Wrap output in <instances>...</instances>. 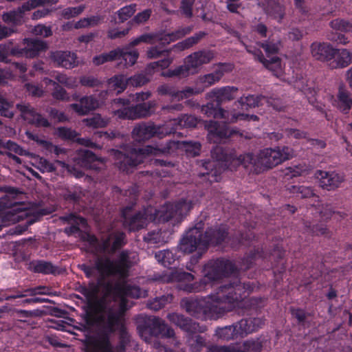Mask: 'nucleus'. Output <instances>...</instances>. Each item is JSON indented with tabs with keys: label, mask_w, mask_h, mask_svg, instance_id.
I'll list each match as a JSON object with an SVG mask.
<instances>
[{
	"label": "nucleus",
	"mask_w": 352,
	"mask_h": 352,
	"mask_svg": "<svg viewBox=\"0 0 352 352\" xmlns=\"http://www.w3.org/2000/svg\"><path fill=\"white\" fill-rule=\"evenodd\" d=\"M117 50L109 52V53L97 55L93 58L92 62L94 65L98 66L105 63L118 59Z\"/></svg>",
	"instance_id": "48"
},
{
	"label": "nucleus",
	"mask_w": 352,
	"mask_h": 352,
	"mask_svg": "<svg viewBox=\"0 0 352 352\" xmlns=\"http://www.w3.org/2000/svg\"><path fill=\"white\" fill-rule=\"evenodd\" d=\"M76 161L77 164L82 167L96 170L101 168L100 165L103 164L102 161L97 159L96 156L88 150L79 151Z\"/></svg>",
	"instance_id": "28"
},
{
	"label": "nucleus",
	"mask_w": 352,
	"mask_h": 352,
	"mask_svg": "<svg viewBox=\"0 0 352 352\" xmlns=\"http://www.w3.org/2000/svg\"><path fill=\"white\" fill-rule=\"evenodd\" d=\"M128 252H122L116 261L107 257L96 259L93 266L82 265L81 269L87 277L113 276L119 280L115 284L108 283L103 296L98 298L95 288L85 290L89 305L84 317L85 329L97 326L107 331H119L121 342L116 348H112L106 336L89 338L85 344L84 352H124L125 344L129 340L124 324V312L132 306L126 298L146 296L145 290L125 281L131 261Z\"/></svg>",
	"instance_id": "1"
},
{
	"label": "nucleus",
	"mask_w": 352,
	"mask_h": 352,
	"mask_svg": "<svg viewBox=\"0 0 352 352\" xmlns=\"http://www.w3.org/2000/svg\"><path fill=\"white\" fill-rule=\"evenodd\" d=\"M192 207V203L186 200H182L175 204H168L160 211V217L164 221H169L171 219L179 221L188 213Z\"/></svg>",
	"instance_id": "15"
},
{
	"label": "nucleus",
	"mask_w": 352,
	"mask_h": 352,
	"mask_svg": "<svg viewBox=\"0 0 352 352\" xmlns=\"http://www.w3.org/2000/svg\"><path fill=\"white\" fill-rule=\"evenodd\" d=\"M170 50H162L158 46L150 47L146 52L147 57L149 58H158L162 56H166Z\"/></svg>",
	"instance_id": "56"
},
{
	"label": "nucleus",
	"mask_w": 352,
	"mask_h": 352,
	"mask_svg": "<svg viewBox=\"0 0 352 352\" xmlns=\"http://www.w3.org/2000/svg\"><path fill=\"white\" fill-rule=\"evenodd\" d=\"M198 123L197 119L191 115H184L178 120H172L166 122L168 124V129H173L174 133L178 128L180 127H195Z\"/></svg>",
	"instance_id": "35"
},
{
	"label": "nucleus",
	"mask_w": 352,
	"mask_h": 352,
	"mask_svg": "<svg viewBox=\"0 0 352 352\" xmlns=\"http://www.w3.org/2000/svg\"><path fill=\"white\" fill-rule=\"evenodd\" d=\"M189 346L193 352L199 351L205 345V340L199 335H192L188 340Z\"/></svg>",
	"instance_id": "52"
},
{
	"label": "nucleus",
	"mask_w": 352,
	"mask_h": 352,
	"mask_svg": "<svg viewBox=\"0 0 352 352\" xmlns=\"http://www.w3.org/2000/svg\"><path fill=\"white\" fill-rule=\"evenodd\" d=\"M278 42L272 43L271 41H267L261 44V47L264 49L265 53L269 57L271 54H276L279 50Z\"/></svg>",
	"instance_id": "62"
},
{
	"label": "nucleus",
	"mask_w": 352,
	"mask_h": 352,
	"mask_svg": "<svg viewBox=\"0 0 352 352\" xmlns=\"http://www.w3.org/2000/svg\"><path fill=\"white\" fill-rule=\"evenodd\" d=\"M168 124L156 126L153 124L142 123L136 126L133 130V137L136 141H144L156 135L163 138L165 135L172 133L173 129H168Z\"/></svg>",
	"instance_id": "13"
},
{
	"label": "nucleus",
	"mask_w": 352,
	"mask_h": 352,
	"mask_svg": "<svg viewBox=\"0 0 352 352\" xmlns=\"http://www.w3.org/2000/svg\"><path fill=\"white\" fill-rule=\"evenodd\" d=\"M149 79L146 75L140 74L128 78L129 84L133 87H141L148 82Z\"/></svg>",
	"instance_id": "59"
},
{
	"label": "nucleus",
	"mask_w": 352,
	"mask_h": 352,
	"mask_svg": "<svg viewBox=\"0 0 352 352\" xmlns=\"http://www.w3.org/2000/svg\"><path fill=\"white\" fill-rule=\"evenodd\" d=\"M156 103L155 101H149L146 103H141L134 107H131V115L129 120H135L143 117L148 116L151 114V109L155 107Z\"/></svg>",
	"instance_id": "34"
},
{
	"label": "nucleus",
	"mask_w": 352,
	"mask_h": 352,
	"mask_svg": "<svg viewBox=\"0 0 352 352\" xmlns=\"http://www.w3.org/2000/svg\"><path fill=\"white\" fill-rule=\"evenodd\" d=\"M204 34L200 33L199 34H197L195 36L189 37L182 42H179L175 45L172 49L169 50H175V51H183L186 49L190 48L192 47L194 44L197 43L198 41L202 37Z\"/></svg>",
	"instance_id": "46"
},
{
	"label": "nucleus",
	"mask_w": 352,
	"mask_h": 352,
	"mask_svg": "<svg viewBox=\"0 0 352 352\" xmlns=\"http://www.w3.org/2000/svg\"><path fill=\"white\" fill-rule=\"evenodd\" d=\"M191 31L190 28H183L177 30L175 33L166 34H144L140 36L141 43H146L148 44H155L159 43L162 45H166L175 40L185 36Z\"/></svg>",
	"instance_id": "17"
},
{
	"label": "nucleus",
	"mask_w": 352,
	"mask_h": 352,
	"mask_svg": "<svg viewBox=\"0 0 352 352\" xmlns=\"http://www.w3.org/2000/svg\"><path fill=\"white\" fill-rule=\"evenodd\" d=\"M155 257L157 261L164 267H168L175 261V256L172 251L162 250L155 253Z\"/></svg>",
	"instance_id": "45"
},
{
	"label": "nucleus",
	"mask_w": 352,
	"mask_h": 352,
	"mask_svg": "<svg viewBox=\"0 0 352 352\" xmlns=\"http://www.w3.org/2000/svg\"><path fill=\"white\" fill-rule=\"evenodd\" d=\"M173 296L171 295H164L159 298H156L148 304L149 309L157 311L164 307L167 303L172 301Z\"/></svg>",
	"instance_id": "51"
},
{
	"label": "nucleus",
	"mask_w": 352,
	"mask_h": 352,
	"mask_svg": "<svg viewBox=\"0 0 352 352\" xmlns=\"http://www.w3.org/2000/svg\"><path fill=\"white\" fill-rule=\"evenodd\" d=\"M140 319L144 322V325L139 324L138 329L140 336L146 341H148L147 334L158 336L171 338L175 333L172 329L168 327L162 319L155 316H140Z\"/></svg>",
	"instance_id": "10"
},
{
	"label": "nucleus",
	"mask_w": 352,
	"mask_h": 352,
	"mask_svg": "<svg viewBox=\"0 0 352 352\" xmlns=\"http://www.w3.org/2000/svg\"><path fill=\"white\" fill-rule=\"evenodd\" d=\"M205 127L208 131V138L214 142H217V139H221L230 136L234 131L228 126L220 128L218 123L215 121H210L206 123Z\"/></svg>",
	"instance_id": "30"
},
{
	"label": "nucleus",
	"mask_w": 352,
	"mask_h": 352,
	"mask_svg": "<svg viewBox=\"0 0 352 352\" xmlns=\"http://www.w3.org/2000/svg\"><path fill=\"white\" fill-rule=\"evenodd\" d=\"M246 50L249 53L252 54L254 57L263 65L271 70L274 74L278 77H280L283 74V67L279 58L274 56L270 60L264 58L261 52L258 50H254L251 47L246 46Z\"/></svg>",
	"instance_id": "24"
},
{
	"label": "nucleus",
	"mask_w": 352,
	"mask_h": 352,
	"mask_svg": "<svg viewBox=\"0 0 352 352\" xmlns=\"http://www.w3.org/2000/svg\"><path fill=\"white\" fill-rule=\"evenodd\" d=\"M236 324L239 329L238 332L240 333V336L243 337L261 328L264 325L265 321L261 318H252L243 319Z\"/></svg>",
	"instance_id": "31"
},
{
	"label": "nucleus",
	"mask_w": 352,
	"mask_h": 352,
	"mask_svg": "<svg viewBox=\"0 0 352 352\" xmlns=\"http://www.w3.org/2000/svg\"><path fill=\"white\" fill-rule=\"evenodd\" d=\"M50 58L57 67L67 69H72L78 65L77 55L70 51L52 52Z\"/></svg>",
	"instance_id": "19"
},
{
	"label": "nucleus",
	"mask_w": 352,
	"mask_h": 352,
	"mask_svg": "<svg viewBox=\"0 0 352 352\" xmlns=\"http://www.w3.org/2000/svg\"><path fill=\"white\" fill-rule=\"evenodd\" d=\"M250 285L239 281L221 286L215 294L201 299L184 298L181 306L189 314L201 319H217L225 313L247 303L244 298L250 291Z\"/></svg>",
	"instance_id": "2"
},
{
	"label": "nucleus",
	"mask_w": 352,
	"mask_h": 352,
	"mask_svg": "<svg viewBox=\"0 0 352 352\" xmlns=\"http://www.w3.org/2000/svg\"><path fill=\"white\" fill-rule=\"evenodd\" d=\"M25 133L29 139L34 140L43 148H49L52 147V143L50 142L41 138L38 135L33 133L30 131H27Z\"/></svg>",
	"instance_id": "58"
},
{
	"label": "nucleus",
	"mask_w": 352,
	"mask_h": 352,
	"mask_svg": "<svg viewBox=\"0 0 352 352\" xmlns=\"http://www.w3.org/2000/svg\"><path fill=\"white\" fill-rule=\"evenodd\" d=\"M100 106V102L92 96H83L80 98L79 102L69 105V107L80 116L87 115L91 111L97 109Z\"/></svg>",
	"instance_id": "26"
},
{
	"label": "nucleus",
	"mask_w": 352,
	"mask_h": 352,
	"mask_svg": "<svg viewBox=\"0 0 352 352\" xmlns=\"http://www.w3.org/2000/svg\"><path fill=\"white\" fill-rule=\"evenodd\" d=\"M118 59H123L126 65L131 66L134 65L139 56V53L136 50L124 47L122 49H117Z\"/></svg>",
	"instance_id": "38"
},
{
	"label": "nucleus",
	"mask_w": 352,
	"mask_h": 352,
	"mask_svg": "<svg viewBox=\"0 0 352 352\" xmlns=\"http://www.w3.org/2000/svg\"><path fill=\"white\" fill-rule=\"evenodd\" d=\"M32 164L35 166L36 168L40 170L42 173L52 172L55 170L54 165L47 160L36 156L33 158Z\"/></svg>",
	"instance_id": "47"
},
{
	"label": "nucleus",
	"mask_w": 352,
	"mask_h": 352,
	"mask_svg": "<svg viewBox=\"0 0 352 352\" xmlns=\"http://www.w3.org/2000/svg\"><path fill=\"white\" fill-rule=\"evenodd\" d=\"M83 122L93 128H102L106 126L109 123V119L103 118L100 115L96 114L91 118L84 119Z\"/></svg>",
	"instance_id": "49"
},
{
	"label": "nucleus",
	"mask_w": 352,
	"mask_h": 352,
	"mask_svg": "<svg viewBox=\"0 0 352 352\" xmlns=\"http://www.w3.org/2000/svg\"><path fill=\"white\" fill-rule=\"evenodd\" d=\"M238 89L235 87L226 86L212 89L206 94V98L212 102L201 107V112L208 117L222 118L226 122L234 123L239 120L248 117L244 113L236 111L235 109L229 111L223 109L222 103L233 100L237 94Z\"/></svg>",
	"instance_id": "6"
},
{
	"label": "nucleus",
	"mask_w": 352,
	"mask_h": 352,
	"mask_svg": "<svg viewBox=\"0 0 352 352\" xmlns=\"http://www.w3.org/2000/svg\"><path fill=\"white\" fill-rule=\"evenodd\" d=\"M34 270L36 272L43 274H56L60 273L58 268L50 262L38 261L33 264Z\"/></svg>",
	"instance_id": "43"
},
{
	"label": "nucleus",
	"mask_w": 352,
	"mask_h": 352,
	"mask_svg": "<svg viewBox=\"0 0 352 352\" xmlns=\"http://www.w3.org/2000/svg\"><path fill=\"white\" fill-rule=\"evenodd\" d=\"M161 231H153L148 232L144 237V240L151 244H160L164 243V237Z\"/></svg>",
	"instance_id": "55"
},
{
	"label": "nucleus",
	"mask_w": 352,
	"mask_h": 352,
	"mask_svg": "<svg viewBox=\"0 0 352 352\" xmlns=\"http://www.w3.org/2000/svg\"><path fill=\"white\" fill-rule=\"evenodd\" d=\"M167 317L171 322L188 333L203 332L206 329L205 327L200 326L198 323L192 322L191 320L176 313L169 314Z\"/></svg>",
	"instance_id": "23"
},
{
	"label": "nucleus",
	"mask_w": 352,
	"mask_h": 352,
	"mask_svg": "<svg viewBox=\"0 0 352 352\" xmlns=\"http://www.w3.org/2000/svg\"><path fill=\"white\" fill-rule=\"evenodd\" d=\"M0 114L2 116L12 118L14 115L12 103L8 101L5 95L0 92Z\"/></svg>",
	"instance_id": "50"
},
{
	"label": "nucleus",
	"mask_w": 352,
	"mask_h": 352,
	"mask_svg": "<svg viewBox=\"0 0 352 352\" xmlns=\"http://www.w3.org/2000/svg\"><path fill=\"white\" fill-rule=\"evenodd\" d=\"M316 175L320 180V186L327 190L338 188L344 181L343 175L335 171L318 170Z\"/></svg>",
	"instance_id": "21"
},
{
	"label": "nucleus",
	"mask_w": 352,
	"mask_h": 352,
	"mask_svg": "<svg viewBox=\"0 0 352 352\" xmlns=\"http://www.w3.org/2000/svg\"><path fill=\"white\" fill-rule=\"evenodd\" d=\"M16 107L20 111L22 118L28 122L36 126L47 127L50 125L46 118L36 113L29 104L23 103L17 104Z\"/></svg>",
	"instance_id": "22"
},
{
	"label": "nucleus",
	"mask_w": 352,
	"mask_h": 352,
	"mask_svg": "<svg viewBox=\"0 0 352 352\" xmlns=\"http://www.w3.org/2000/svg\"><path fill=\"white\" fill-rule=\"evenodd\" d=\"M23 45H25L23 48L14 47L12 49V54L16 56H24L27 58H34L47 48L45 41L36 38H25L23 41Z\"/></svg>",
	"instance_id": "16"
},
{
	"label": "nucleus",
	"mask_w": 352,
	"mask_h": 352,
	"mask_svg": "<svg viewBox=\"0 0 352 352\" xmlns=\"http://www.w3.org/2000/svg\"><path fill=\"white\" fill-rule=\"evenodd\" d=\"M82 241L87 242L90 245V250L96 252L102 251L113 252L124 243L125 236L123 232H111L108 236L102 239V242L99 243L97 239L89 233H80Z\"/></svg>",
	"instance_id": "9"
},
{
	"label": "nucleus",
	"mask_w": 352,
	"mask_h": 352,
	"mask_svg": "<svg viewBox=\"0 0 352 352\" xmlns=\"http://www.w3.org/2000/svg\"><path fill=\"white\" fill-rule=\"evenodd\" d=\"M55 134L63 140L76 141L78 144L86 146L93 147L94 146V144L89 139L77 138L76 140L78 134L76 131L68 127L61 126L57 128Z\"/></svg>",
	"instance_id": "33"
},
{
	"label": "nucleus",
	"mask_w": 352,
	"mask_h": 352,
	"mask_svg": "<svg viewBox=\"0 0 352 352\" xmlns=\"http://www.w3.org/2000/svg\"><path fill=\"white\" fill-rule=\"evenodd\" d=\"M131 210V207H126L122 210V216L124 217V225L130 231H135L139 229L143 228L146 226L149 221L153 220L154 217L151 214L152 209L147 208L142 212H139L131 218L129 217V212Z\"/></svg>",
	"instance_id": "14"
},
{
	"label": "nucleus",
	"mask_w": 352,
	"mask_h": 352,
	"mask_svg": "<svg viewBox=\"0 0 352 352\" xmlns=\"http://www.w3.org/2000/svg\"><path fill=\"white\" fill-rule=\"evenodd\" d=\"M67 220L74 224L71 227L65 228V231L68 234L77 233L79 232L80 227L84 228L87 226V221L85 219L74 214H71L67 218Z\"/></svg>",
	"instance_id": "41"
},
{
	"label": "nucleus",
	"mask_w": 352,
	"mask_h": 352,
	"mask_svg": "<svg viewBox=\"0 0 352 352\" xmlns=\"http://www.w3.org/2000/svg\"><path fill=\"white\" fill-rule=\"evenodd\" d=\"M203 223L199 222L194 228L188 230L186 234L181 240L179 248L184 253H191L193 251L197 252V256H192L190 259L192 264L197 263L198 259L203 253L207 250L209 243L220 244L224 241L226 236V227L213 230L212 229L206 232L205 236H203L201 229Z\"/></svg>",
	"instance_id": "5"
},
{
	"label": "nucleus",
	"mask_w": 352,
	"mask_h": 352,
	"mask_svg": "<svg viewBox=\"0 0 352 352\" xmlns=\"http://www.w3.org/2000/svg\"><path fill=\"white\" fill-rule=\"evenodd\" d=\"M80 82L82 86L94 87H98L102 82L97 78L92 76H84L80 78Z\"/></svg>",
	"instance_id": "57"
},
{
	"label": "nucleus",
	"mask_w": 352,
	"mask_h": 352,
	"mask_svg": "<svg viewBox=\"0 0 352 352\" xmlns=\"http://www.w3.org/2000/svg\"><path fill=\"white\" fill-rule=\"evenodd\" d=\"M203 89H194L192 87H186L182 91H175V89L168 85H162L157 89V91L161 95H169L173 99L181 100L190 97L192 95L201 93Z\"/></svg>",
	"instance_id": "25"
},
{
	"label": "nucleus",
	"mask_w": 352,
	"mask_h": 352,
	"mask_svg": "<svg viewBox=\"0 0 352 352\" xmlns=\"http://www.w3.org/2000/svg\"><path fill=\"white\" fill-rule=\"evenodd\" d=\"M235 269L230 261H210L204 266V276L199 282L192 283L194 276L182 270H169L163 274L162 280L166 283L176 282L179 289L187 292H199L213 287L218 280L232 274Z\"/></svg>",
	"instance_id": "3"
},
{
	"label": "nucleus",
	"mask_w": 352,
	"mask_h": 352,
	"mask_svg": "<svg viewBox=\"0 0 352 352\" xmlns=\"http://www.w3.org/2000/svg\"><path fill=\"white\" fill-rule=\"evenodd\" d=\"M231 68L230 66L226 65H220L218 66L217 70L214 72L202 76H200L197 80L198 84L203 85V88H193L194 89H203L206 87H208L214 83L217 82L221 77L223 76L224 73L227 71L230 70Z\"/></svg>",
	"instance_id": "29"
},
{
	"label": "nucleus",
	"mask_w": 352,
	"mask_h": 352,
	"mask_svg": "<svg viewBox=\"0 0 352 352\" xmlns=\"http://www.w3.org/2000/svg\"><path fill=\"white\" fill-rule=\"evenodd\" d=\"M136 5L131 4L126 6L118 11V15L121 22L129 19L135 12Z\"/></svg>",
	"instance_id": "53"
},
{
	"label": "nucleus",
	"mask_w": 352,
	"mask_h": 352,
	"mask_svg": "<svg viewBox=\"0 0 352 352\" xmlns=\"http://www.w3.org/2000/svg\"><path fill=\"white\" fill-rule=\"evenodd\" d=\"M311 53L316 60L324 61L335 57L336 50L329 43L315 42L311 45Z\"/></svg>",
	"instance_id": "27"
},
{
	"label": "nucleus",
	"mask_w": 352,
	"mask_h": 352,
	"mask_svg": "<svg viewBox=\"0 0 352 352\" xmlns=\"http://www.w3.org/2000/svg\"><path fill=\"white\" fill-rule=\"evenodd\" d=\"M278 100H269L261 96L248 95L241 96L236 102L234 105H240L242 110H247L249 108H253L259 105L272 106L276 110H280V107H278L276 104Z\"/></svg>",
	"instance_id": "18"
},
{
	"label": "nucleus",
	"mask_w": 352,
	"mask_h": 352,
	"mask_svg": "<svg viewBox=\"0 0 352 352\" xmlns=\"http://www.w3.org/2000/svg\"><path fill=\"white\" fill-rule=\"evenodd\" d=\"M33 34L43 37H48L52 35V32L50 27L39 24L33 29Z\"/></svg>",
	"instance_id": "63"
},
{
	"label": "nucleus",
	"mask_w": 352,
	"mask_h": 352,
	"mask_svg": "<svg viewBox=\"0 0 352 352\" xmlns=\"http://www.w3.org/2000/svg\"><path fill=\"white\" fill-rule=\"evenodd\" d=\"M266 12L280 21L284 16V9L277 0H272L267 3L265 8Z\"/></svg>",
	"instance_id": "42"
},
{
	"label": "nucleus",
	"mask_w": 352,
	"mask_h": 352,
	"mask_svg": "<svg viewBox=\"0 0 352 352\" xmlns=\"http://www.w3.org/2000/svg\"><path fill=\"white\" fill-rule=\"evenodd\" d=\"M330 25L333 29L337 30L343 32L352 31V23L342 19H336L332 21L330 23Z\"/></svg>",
	"instance_id": "54"
},
{
	"label": "nucleus",
	"mask_w": 352,
	"mask_h": 352,
	"mask_svg": "<svg viewBox=\"0 0 352 352\" xmlns=\"http://www.w3.org/2000/svg\"><path fill=\"white\" fill-rule=\"evenodd\" d=\"M336 63L332 62V68L345 67L352 63V52L346 49L336 50Z\"/></svg>",
	"instance_id": "37"
},
{
	"label": "nucleus",
	"mask_w": 352,
	"mask_h": 352,
	"mask_svg": "<svg viewBox=\"0 0 352 352\" xmlns=\"http://www.w3.org/2000/svg\"><path fill=\"white\" fill-rule=\"evenodd\" d=\"M294 156V150L288 146L265 148L258 154L261 170L270 168Z\"/></svg>",
	"instance_id": "11"
},
{
	"label": "nucleus",
	"mask_w": 352,
	"mask_h": 352,
	"mask_svg": "<svg viewBox=\"0 0 352 352\" xmlns=\"http://www.w3.org/2000/svg\"><path fill=\"white\" fill-rule=\"evenodd\" d=\"M130 100L129 99L118 98L111 102L112 113L120 119H129L131 115Z\"/></svg>",
	"instance_id": "32"
},
{
	"label": "nucleus",
	"mask_w": 352,
	"mask_h": 352,
	"mask_svg": "<svg viewBox=\"0 0 352 352\" xmlns=\"http://www.w3.org/2000/svg\"><path fill=\"white\" fill-rule=\"evenodd\" d=\"M305 170L306 167L300 164L289 167L285 174L291 177H297L302 174Z\"/></svg>",
	"instance_id": "64"
},
{
	"label": "nucleus",
	"mask_w": 352,
	"mask_h": 352,
	"mask_svg": "<svg viewBox=\"0 0 352 352\" xmlns=\"http://www.w3.org/2000/svg\"><path fill=\"white\" fill-rule=\"evenodd\" d=\"M261 343L259 340H248L240 346H211L208 347V352H260Z\"/></svg>",
	"instance_id": "20"
},
{
	"label": "nucleus",
	"mask_w": 352,
	"mask_h": 352,
	"mask_svg": "<svg viewBox=\"0 0 352 352\" xmlns=\"http://www.w3.org/2000/svg\"><path fill=\"white\" fill-rule=\"evenodd\" d=\"M23 17L24 15L19 8L6 12L2 16L4 22L14 25L21 24L23 22Z\"/></svg>",
	"instance_id": "44"
},
{
	"label": "nucleus",
	"mask_w": 352,
	"mask_h": 352,
	"mask_svg": "<svg viewBox=\"0 0 352 352\" xmlns=\"http://www.w3.org/2000/svg\"><path fill=\"white\" fill-rule=\"evenodd\" d=\"M335 102V105L344 113H347L352 105V100L349 98L348 92L342 88H340L338 100H336Z\"/></svg>",
	"instance_id": "39"
},
{
	"label": "nucleus",
	"mask_w": 352,
	"mask_h": 352,
	"mask_svg": "<svg viewBox=\"0 0 352 352\" xmlns=\"http://www.w3.org/2000/svg\"><path fill=\"white\" fill-rule=\"evenodd\" d=\"M45 2V0H30L23 3L21 7L19 8L24 15L26 12L30 11L40 5L44 4Z\"/></svg>",
	"instance_id": "61"
},
{
	"label": "nucleus",
	"mask_w": 352,
	"mask_h": 352,
	"mask_svg": "<svg viewBox=\"0 0 352 352\" xmlns=\"http://www.w3.org/2000/svg\"><path fill=\"white\" fill-rule=\"evenodd\" d=\"M41 214L37 211L35 212L32 209H27L21 205H15L3 217V225L1 227L26 219V226L24 228V230H26L28 226L36 221Z\"/></svg>",
	"instance_id": "12"
},
{
	"label": "nucleus",
	"mask_w": 352,
	"mask_h": 352,
	"mask_svg": "<svg viewBox=\"0 0 352 352\" xmlns=\"http://www.w3.org/2000/svg\"><path fill=\"white\" fill-rule=\"evenodd\" d=\"M238 330L237 324H235L217 329L216 334L219 338L228 340L240 336V333L238 332Z\"/></svg>",
	"instance_id": "40"
},
{
	"label": "nucleus",
	"mask_w": 352,
	"mask_h": 352,
	"mask_svg": "<svg viewBox=\"0 0 352 352\" xmlns=\"http://www.w3.org/2000/svg\"><path fill=\"white\" fill-rule=\"evenodd\" d=\"M201 145L198 142H187L181 141H170L166 146H146L141 149L124 148V152L113 151L116 164L120 170L128 171L129 168L137 166L149 155H158L171 153L178 149L184 150L188 155L196 156L199 155Z\"/></svg>",
	"instance_id": "4"
},
{
	"label": "nucleus",
	"mask_w": 352,
	"mask_h": 352,
	"mask_svg": "<svg viewBox=\"0 0 352 352\" xmlns=\"http://www.w3.org/2000/svg\"><path fill=\"white\" fill-rule=\"evenodd\" d=\"M212 158L214 159L221 168L233 170L242 165L245 168L258 173L261 171L258 155L253 156L250 153L236 156L234 153H228L221 146H216L212 151Z\"/></svg>",
	"instance_id": "7"
},
{
	"label": "nucleus",
	"mask_w": 352,
	"mask_h": 352,
	"mask_svg": "<svg viewBox=\"0 0 352 352\" xmlns=\"http://www.w3.org/2000/svg\"><path fill=\"white\" fill-rule=\"evenodd\" d=\"M214 58V54L212 51H199L196 52L185 58L184 65L170 71L166 76H187L190 74H196L199 68L204 64L210 62Z\"/></svg>",
	"instance_id": "8"
},
{
	"label": "nucleus",
	"mask_w": 352,
	"mask_h": 352,
	"mask_svg": "<svg viewBox=\"0 0 352 352\" xmlns=\"http://www.w3.org/2000/svg\"><path fill=\"white\" fill-rule=\"evenodd\" d=\"M128 83V78L124 75H115L107 80L108 91L119 94L125 90Z\"/></svg>",
	"instance_id": "36"
},
{
	"label": "nucleus",
	"mask_w": 352,
	"mask_h": 352,
	"mask_svg": "<svg viewBox=\"0 0 352 352\" xmlns=\"http://www.w3.org/2000/svg\"><path fill=\"white\" fill-rule=\"evenodd\" d=\"M12 41H10L5 44H0V61H6V58L9 54H12L11 51L14 47H12Z\"/></svg>",
	"instance_id": "60"
}]
</instances>
